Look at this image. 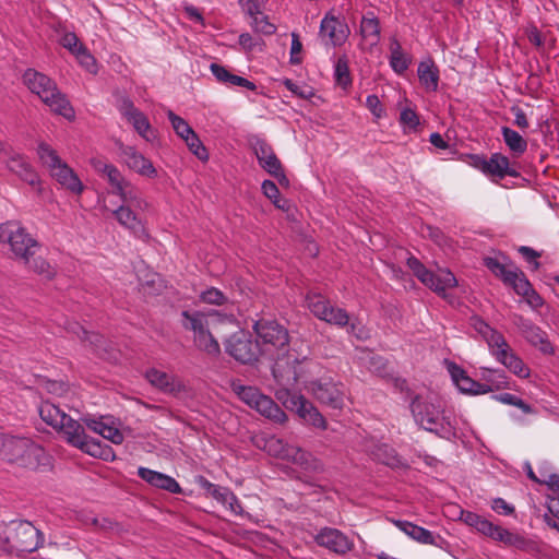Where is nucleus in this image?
<instances>
[{
    "label": "nucleus",
    "instance_id": "45",
    "mask_svg": "<svg viewBox=\"0 0 559 559\" xmlns=\"http://www.w3.org/2000/svg\"><path fill=\"white\" fill-rule=\"evenodd\" d=\"M452 378L462 392L472 394L476 381L466 376L462 369L455 367L452 371Z\"/></svg>",
    "mask_w": 559,
    "mask_h": 559
},
{
    "label": "nucleus",
    "instance_id": "56",
    "mask_svg": "<svg viewBox=\"0 0 559 559\" xmlns=\"http://www.w3.org/2000/svg\"><path fill=\"white\" fill-rule=\"evenodd\" d=\"M239 2L243 12L250 17L260 14L262 12L261 9L264 5V0H240Z\"/></svg>",
    "mask_w": 559,
    "mask_h": 559
},
{
    "label": "nucleus",
    "instance_id": "18",
    "mask_svg": "<svg viewBox=\"0 0 559 559\" xmlns=\"http://www.w3.org/2000/svg\"><path fill=\"white\" fill-rule=\"evenodd\" d=\"M319 35L325 46L337 47L346 41L349 28L343 20L335 15L326 14L321 20Z\"/></svg>",
    "mask_w": 559,
    "mask_h": 559
},
{
    "label": "nucleus",
    "instance_id": "44",
    "mask_svg": "<svg viewBox=\"0 0 559 559\" xmlns=\"http://www.w3.org/2000/svg\"><path fill=\"white\" fill-rule=\"evenodd\" d=\"M204 488L207 489L209 493L223 506L226 504L227 500H233L231 490L227 487H222L215 484L204 480Z\"/></svg>",
    "mask_w": 559,
    "mask_h": 559
},
{
    "label": "nucleus",
    "instance_id": "43",
    "mask_svg": "<svg viewBox=\"0 0 559 559\" xmlns=\"http://www.w3.org/2000/svg\"><path fill=\"white\" fill-rule=\"evenodd\" d=\"M187 146L199 159L206 160L209 157L207 151L200 141L198 134L195 132L190 133L187 138L183 139Z\"/></svg>",
    "mask_w": 559,
    "mask_h": 559
},
{
    "label": "nucleus",
    "instance_id": "14",
    "mask_svg": "<svg viewBox=\"0 0 559 559\" xmlns=\"http://www.w3.org/2000/svg\"><path fill=\"white\" fill-rule=\"evenodd\" d=\"M91 165L94 170L110 185L112 194L118 195L120 199L127 198L129 201L134 200L132 192L138 191L139 188L127 180L114 164L95 157L91 159Z\"/></svg>",
    "mask_w": 559,
    "mask_h": 559
},
{
    "label": "nucleus",
    "instance_id": "16",
    "mask_svg": "<svg viewBox=\"0 0 559 559\" xmlns=\"http://www.w3.org/2000/svg\"><path fill=\"white\" fill-rule=\"evenodd\" d=\"M307 306L309 310L320 320L337 326H346L349 322V316L346 310L334 307L325 297L320 294H309L307 296Z\"/></svg>",
    "mask_w": 559,
    "mask_h": 559
},
{
    "label": "nucleus",
    "instance_id": "36",
    "mask_svg": "<svg viewBox=\"0 0 559 559\" xmlns=\"http://www.w3.org/2000/svg\"><path fill=\"white\" fill-rule=\"evenodd\" d=\"M391 57L390 64L396 73H403L409 66V60L403 52L399 41H393L390 46Z\"/></svg>",
    "mask_w": 559,
    "mask_h": 559
},
{
    "label": "nucleus",
    "instance_id": "3",
    "mask_svg": "<svg viewBox=\"0 0 559 559\" xmlns=\"http://www.w3.org/2000/svg\"><path fill=\"white\" fill-rule=\"evenodd\" d=\"M182 326L193 332L194 345L209 355L215 356L221 352L217 336L226 332V328L235 325L234 316L222 314L218 311H183Z\"/></svg>",
    "mask_w": 559,
    "mask_h": 559
},
{
    "label": "nucleus",
    "instance_id": "22",
    "mask_svg": "<svg viewBox=\"0 0 559 559\" xmlns=\"http://www.w3.org/2000/svg\"><path fill=\"white\" fill-rule=\"evenodd\" d=\"M119 155L122 162L133 171L148 178H154L157 175L152 162L144 157L135 147L124 145L121 142L117 143Z\"/></svg>",
    "mask_w": 559,
    "mask_h": 559
},
{
    "label": "nucleus",
    "instance_id": "46",
    "mask_svg": "<svg viewBox=\"0 0 559 559\" xmlns=\"http://www.w3.org/2000/svg\"><path fill=\"white\" fill-rule=\"evenodd\" d=\"M498 378L499 382H497L495 385H490L487 381L484 383L476 382L472 394H486L492 391L507 389L509 385L508 378L504 374H499Z\"/></svg>",
    "mask_w": 559,
    "mask_h": 559
},
{
    "label": "nucleus",
    "instance_id": "5",
    "mask_svg": "<svg viewBox=\"0 0 559 559\" xmlns=\"http://www.w3.org/2000/svg\"><path fill=\"white\" fill-rule=\"evenodd\" d=\"M43 543L44 535L28 521H11L0 525V544L8 552H32Z\"/></svg>",
    "mask_w": 559,
    "mask_h": 559
},
{
    "label": "nucleus",
    "instance_id": "10",
    "mask_svg": "<svg viewBox=\"0 0 559 559\" xmlns=\"http://www.w3.org/2000/svg\"><path fill=\"white\" fill-rule=\"evenodd\" d=\"M233 390L243 403L273 423L284 424L287 420V416L281 407L270 396L262 394L259 389L234 384Z\"/></svg>",
    "mask_w": 559,
    "mask_h": 559
},
{
    "label": "nucleus",
    "instance_id": "34",
    "mask_svg": "<svg viewBox=\"0 0 559 559\" xmlns=\"http://www.w3.org/2000/svg\"><path fill=\"white\" fill-rule=\"evenodd\" d=\"M501 133L504 143L515 155H522L526 152L527 142L519 132L509 127H502Z\"/></svg>",
    "mask_w": 559,
    "mask_h": 559
},
{
    "label": "nucleus",
    "instance_id": "64",
    "mask_svg": "<svg viewBox=\"0 0 559 559\" xmlns=\"http://www.w3.org/2000/svg\"><path fill=\"white\" fill-rule=\"evenodd\" d=\"M284 86L292 93H294L302 98H308L311 96V92L306 91L305 88H302L301 86H299L297 83H295L294 81H292L289 79H286L284 81Z\"/></svg>",
    "mask_w": 559,
    "mask_h": 559
},
{
    "label": "nucleus",
    "instance_id": "51",
    "mask_svg": "<svg viewBox=\"0 0 559 559\" xmlns=\"http://www.w3.org/2000/svg\"><path fill=\"white\" fill-rule=\"evenodd\" d=\"M550 480V486L552 488L557 487V489L554 491V495L549 497L548 511L552 516L559 520V478L551 476Z\"/></svg>",
    "mask_w": 559,
    "mask_h": 559
},
{
    "label": "nucleus",
    "instance_id": "7",
    "mask_svg": "<svg viewBox=\"0 0 559 559\" xmlns=\"http://www.w3.org/2000/svg\"><path fill=\"white\" fill-rule=\"evenodd\" d=\"M411 412L415 423L429 432L445 437L453 430L441 406L430 396L416 395L411 402Z\"/></svg>",
    "mask_w": 559,
    "mask_h": 559
},
{
    "label": "nucleus",
    "instance_id": "37",
    "mask_svg": "<svg viewBox=\"0 0 559 559\" xmlns=\"http://www.w3.org/2000/svg\"><path fill=\"white\" fill-rule=\"evenodd\" d=\"M25 265L36 274L43 276L46 280H51L56 275L55 267L41 257H31L29 262H24Z\"/></svg>",
    "mask_w": 559,
    "mask_h": 559
},
{
    "label": "nucleus",
    "instance_id": "23",
    "mask_svg": "<svg viewBox=\"0 0 559 559\" xmlns=\"http://www.w3.org/2000/svg\"><path fill=\"white\" fill-rule=\"evenodd\" d=\"M492 356L501 362L506 368H508L512 373L520 378H528L530 377V368L523 362V360L511 349L510 345L507 343L506 338L502 340V343L496 346L492 350H490Z\"/></svg>",
    "mask_w": 559,
    "mask_h": 559
},
{
    "label": "nucleus",
    "instance_id": "27",
    "mask_svg": "<svg viewBox=\"0 0 559 559\" xmlns=\"http://www.w3.org/2000/svg\"><path fill=\"white\" fill-rule=\"evenodd\" d=\"M481 170L499 179H503L506 176H518V173L510 168L509 158L500 153L491 154L489 159H484Z\"/></svg>",
    "mask_w": 559,
    "mask_h": 559
},
{
    "label": "nucleus",
    "instance_id": "39",
    "mask_svg": "<svg viewBox=\"0 0 559 559\" xmlns=\"http://www.w3.org/2000/svg\"><path fill=\"white\" fill-rule=\"evenodd\" d=\"M360 32L366 39H370L372 44H376L380 36L378 19L372 14L364 16L360 23Z\"/></svg>",
    "mask_w": 559,
    "mask_h": 559
},
{
    "label": "nucleus",
    "instance_id": "29",
    "mask_svg": "<svg viewBox=\"0 0 559 559\" xmlns=\"http://www.w3.org/2000/svg\"><path fill=\"white\" fill-rule=\"evenodd\" d=\"M394 524L412 539L424 545H436V538L430 531L408 521L397 520L394 521Z\"/></svg>",
    "mask_w": 559,
    "mask_h": 559
},
{
    "label": "nucleus",
    "instance_id": "15",
    "mask_svg": "<svg viewBox=\"0 0 559 559\" xmlns=\"http://www.w3.org/2000/svg\"><path fill=\"white\" fill-rule=\"evenodd\" d=\"M484 264L495 276L501 278L506 285L511 286L522 297L533 288L526 275L514 265L509 266L491 257L485 258Z\"/></svg>",
    "mask_w": 559,
    "mask_h": 559
},
{
    "label": "nucleus",
    "instance_id": "24",
    "mask_svg": "<svg viewBox=\"0 0 559 559\" xmlns=\"http://www.w3.org/2000/svg\"><path fill=\"white\" fill-rule=\"evenodd\" d=\"M514 324L520 333L534 346H538L544 353L551 350V345L548 342L547 334L531 320L522 316H514Z\"/></svg>",
    "mask_w": 559,
    "mask_h": 559
},
{
    "label": "nucleus",
    "instance_id": "13",
    "mask_svg": "<svg viewBox=\"0 0 559 559\" xmlns=\"http://www.w3.org/2000/svg\"><path fill=\"white\" fill-rule=\"evenodd\" d=\"M306 389L321 404L341 409L345 401V388L342 382L334 381L331 377H322L310 381Z\"/></svg>",
    "mask_w": 559,
    "mask_h": 559
},
{
    "label": "nucleus",
    "instance_id": "19",
    "mask_svg": "<svg viewBox=\"0 0 559 559\" xmlns=\"http://www.w3.org/2000/svg\"><path fill=\"white\" fill-rule=\"evenodd\" d=\"M118 108L121 116L133 126L140 136L146 141H151L154 138V131L147 117L134 106L130 98H121Z\"/></svg>",
    "mask_w": 559,
    "mask_h": 559
},
{
    "label": "nucleus",
    "instance_id": "6",
    "mask_svg": "<svg viewBox=\"0 0 559 559\" xmlns=\"http://www.w3.org/2000/svg\"><path fill=\"white\" fill-rule=\"evenodd\" d=\"M0 455L19 466L35 469L45 456V450L27 438L0 433Z\"/></svg>",
    "mask_w": 559,
    "mask_h": 559
},
{
    "label": "nucleus",
    "instance_id": "30",
    "mask_svg": "<svg viewBox=\"0 0 559 559\" xmlns=\"http://www.w3.org/2000/svg\"><path fill=\"white\" fill-rule=\"evenodd\" d=\"M471 325L486 341L490 350L496 348L499 343H502V340L504 338L501 333L492 329L479 317H472Z\"/></svg>",
    "mask_w": 559,
    "mask_h": 559
},
{
    "label": "nucleus",
    "instance_id": "32",
    "mask_svg": "<svg viewBox=\"0 0 559 559\" xmlns=\"http://www.w3.org/2000/svg\"><path fill=\"white\" fill-rule=\"evenodd\" d=\"M275 380L281 385V388L275 391V397L287 409L297 412L299 409L300 405H302V402L306 400V397L301 394L293 393L288 389V386L294 385L296 382H294L292 384H286V383L281 382L278 379H275Z\"/></svg>",
    "mask_w": 559,
    "mask_h": 559
},
{
    "label": "nucleus",
    "instance_id": "8",
    "mask_svg": "<svg viewBox=\"0 0 559 559\" xmlns=\"http://www.w3.org/2000/svg\"><path fill=\"white\" fill-rule=\"evenodd\" d=\"M0 242L9 245L14 257L24 262H29V258L39 249L38 241L16 221L0 225Z\"/></svg>",
    "mask_w": 559,
    "mask_h": 559
},
{
    "label": "nucleus",
    "instance_id": "2",
    "mask_svg": "<svg viewBox=\"0 0 559 559\" xmlns=\"http://www.w3.org/2000/svg\"><path fill=\"white\" fill-rule=\"evenodd\" d=\"M39 415L46 424L60 432L70 445L103 460H108L112 455L110 447L88 438L84 426L66 414L59 406L50 402H43L39 407Z\"/></svg>",
    "mask_w": 559,
    "mask_h": 559
},
{
    "label": "nucleus",
    "instance_id": "52",
    "mask_svg": "<svg viewBox=\"0 0 559 559\" xmlns=\"http://www.w3.org/2000/svg\"><path fill=\"white\" fill-rule=\"evenodd\" d=\"M60 44L72 55H75L79 49L84 46L82 43H80L78 36L74 33H66L61 37Z\"/></svg>",
    "mask_w": 559,
    "mask_h": 559
},
{
    "label": "nucleus",
    "instance_id": "4",
    "mask_svg": "<svg viewBox=\"0 0 559 559\" xmlns=\"http://www.w3.org/2000/svg\"><path fill=\"white\" fill-rule=\"evenodd\" d=\"M23 81L28 90L36 94L52 112L69 120L74 118V110L69 100L46 74L34 69H27L23 75Z\"/></svg>",
    "mask_w": 559,
    "mask_h": 559
},
{
    "label": "nucleus",
    "instance_id": "33",
    "mask_svg": "<svg viewBox=\"0 0 559 559\" xmlns=\"http://www.w3.org/2000/svg\"><path fill=\"white\" fill-rule=\"evenodd\" d=\"M418 78L427 91L435 92L439 83V70L432 61H424L418 66Z\"/></svg>",
    "mask_w": 559,
    "mask_h": 559
},
{
    "label": "nucleus",
    "instance_id": "58",
    "mask_svg": "<svg viewBox=\"0 0 559 559\" xmlns=\"http://www.w3.org/2000/svg\"><path fill=\"white\" fill-rule=\"evenodd\" d=\"M83 423L90 430H92L93 432H95L99 436L104 435L103 430H105L108 425L102 418L97 419V418H93V417L83 418Z\"/></svg>",
    "mask_w": 559,
    "mask_h": 559
},
{
    "label": "nucleus",
    "instance_id": "42",
    "mask_svg": "<svg viewBox=\"0 0 559 559\" xmlns=\"http://www.w3.org/2000/svg\"><path fill=\"white\" fill-rule=\"evenodd\" d=\"M167 116L176 134L182 140L190 135V133L194 132L189 123L183 118L177 116L174 111L168 110Z\"/></svg>",
    "mask_w": 559,
    "mask_h": 559
},
{
    "label": "nucleus",
    "instance_id": "21",
    "mask_svg": "<svg viewBox=\"0 0 559 559\" xmlns=\"http://www.w3.org/2000/svg\"><path fill=\"white\" fill-rule=\"evenodd\" d=\"M145 379L155 389L168 395L178 396L186 391V385L179 377L156 368L148 369Z\"/></svg>",
    "mask_w": 559,
    "mask_h": 559
},
{
    "label": "nucleus",
    "instance_id": "17",
    "mask_svg": "<svg viewBox=\"0 0 559 559\" xmlns=\"http://www.w3.org/2000/svg\"><path fill=\"white\" fill-rule=\"evenodd\" d=\"M226 352L236 360L242 364H250L257 360L258 343L252 342L250 336L243 331L233 333L225 344Z\"/></svg>",
    "mask_w": 559,
    "mask_h": 559
},
{
    "label": "nucleus",
    "instance_id": "41",
    "mask_svg": "<svg viewBox=\"0 0 559 559\" xmlns=\"http://www.w3.org/2000/svg\"><path fill=\"white\" fill-rule=\"evenodd\" d=\"M250 25L255 32L263 35H272L276 32V26L262 12L251 16Z\"/></svg>",
    "mask_w": 559,
    "mask_h": 559
},
{
    "label": "nucleus",
    "instance_id": "48",
    "mask_svg": "<svg viewBox=\"0 0 559 559\" xmlns=\"http://www.w3.org/2000/svg\"><path fill=\"white\" fill-rule=\"evenodd\" d=\"M79 63L90 73L97 72V64L95 58L90 53L85 46L81 47L74 55Z\"/></svg>",
    "mask_w": 559,
    "mask_h": 559
},
{
    "label": "nucleus",
    "instance_id": "49",
    "mask_svg": "<svg viewBox=\"0 0 559 559\" xmlns=\"http://www.w3.org/2000/svg\"><path fill=\"white\" fill-rule=\"evenodd\" d=\"M400 123L409 131L416 130L419 124V117L412 108H404L400 114Z\"/></svg>",
    "mask_w": 559,
    "mask_h": 559
},
{
    "label": "nucleus",
    "instance_id": "57",
    "mask_svg": "<svg viewBox=\"0 0 559 559\" xmlns=\"http://www.w3.org/2000/svg\"><path fill=\"white\" fill-rule=\"evenodd\" d=\"M210 69H211L212 74L215 76V79L218 82L224 83V84L229 83L233 73L229 72V70L227 68H225L221 64H217V63H212Z\"/></svg>",
    "mask_w": 559,
    "mask_h": 559
},
{
    "label": "nucleus",
    "instance_id": "50",
    "mask_svg": "<svg viewBox=\"0 0 559 559\" xmlns=\"http://www.w3.org/2000/svg\"><path fill=\"white\" fill-rule=\"evenodd\" d=\"M491 539L500 542L508 546H512L520 540V537L516 534H513L508 530L503 528L502 526L497 525L491 536Z\"/></svg>",
    "mask_w": 559,
    "mask_h": 559
},
{
    "label": "nucleus",
    "instance_id": "28",
    "mask_svg": "<svg viewBox=\"0 0 559 559\" xmlns=\"http://www.w3.org/2000/svg\"><path fill=\"white\" fill-rule=\"evenodd\" d=\"M260 166L269 174L278 170L282 166L272 146L263 140H258L253 146Z\"/></svg>",
    "mask_w": 559,
    "mask_h": 559
},
{
    "label": "nucleus",
    "instance_id": "40",
    "mask_svg": "<svg viewBox=\"0 0 559 559\" xmlns=\"http://www.w3.org/2000/svg\"><path fill=\"white\" fill-rule=\"evenodd\" d=\"M261 188L263 194L270 199L277 209L285 210L287 201L280 198V190L272 180H264Z\"/></svg>",
    "mask_w": 559,
    "mask_h": 559
},
{
    "label": "nucleus",
    "instance_id": "26",
    "mask_svg": "<svg viewBox=\"0 0 559 559\" xmlns=\"http://www.w3.org/2000/svg\"><path fill=\"white\" fill-rule=\"evenodd\" d=\"M138 476L158 489H164L171 493H180L182 491L179 483L174 477L160 472L141 466L138 468Z\"/></svg>",
    "mask_w": 559,
    "mask_h": 559
},
{
    "label": "nucleus",
    "instance_id": "38",
    "mask_svg": "<svg viewBox=\"0 0 559 559\" xmlns=\"http://www.w3.org/2000/svg\"><path fill=\"white\" fill-rule=\"evenodd\" d=\"M335 82L343 88L352 85V76L349 72L348 60L345 56L340 57L334 66Z\"/></svg>",
    "mask_w": 559,
    "mask_h": 559
},
{
    "label": "nucleus",
    "instance_id": "31",
    "mask_svg": "<svg viewBox=\"0 0 559 559\" xmlns=\"http://www.w3.org/2000/svg\"><path fill=\"white\" fill-rule=\"evenodd\" d=\"M296 413L301 419H304L307 424L313 426L314 428L321 430H325L328 428V423L323 415L307 399L302 402V405H300L299 409Z\"/></svg>",
    "mask_w": 559,
    "mask_h": 559
},
{
    "label": "nucleus",
    "instance_id": "53",
    "mask_svg": "<svg viewBox=\"0 0 559 559\" xmlns=\"http://www.w3.org/2000/svg\"><path fill=\"white\" fill-rule=\"evenodd\" d=\"M200 298L202 301L213 305H222L225 301L224 294L215 287H211L203 292Z\"/></svg>",
    "mask_w": 559,
    "mask_h": 559
},
{
    "label": "nucleus",
    "instance_id": "63",
    "mask_svg": "<svg viewBox=\"0 0 559 559\" xmlns=\"http://www.w3.org/2000/svg\"><path fill=\"white\" fill-rule=\"evenodd\" d=\"M523 298L525 299L526 304L532 309H535V310L540 308L543 306V304H544L543 298L535 292L534 288H531L527 292V295H524Z\"/></svg>",
    "mask_w": 559,
    "mask_h": 559
},
{
    "label": "nucleus",
    "instance_id": "47",
    "mask_svg": "<svg viewBox=\"0 0 559 559\" xmlns=\"http://www.w3.org/2000/svg\"><path fill=\"white\" fill-rule=\"evenodd\" d=\"M495 399L503 404L515 406L525 414L533 413V408L531 407V405L525 403L522 399L518 397L516 395L503 393L495 396Z\"/></svg>",
    "mask_w": 559,
    "mask_h": 559
},
{
    "label": "nucleus",
    "instance_id": "54",
    "mask_svg": "<svg viewBox=\"0 0 559 559\" xmlns=\"http://www.w3.org/2000/svg\"><path fill=\"white\" fill-rule=\"evenodd\" d=\"M366 107L378 119L385 115V110L377 95H368L366 98Z\"/></svg>",
    "mask_w": 559,
    "mask_h": 559
},
{
    "label": "nucleus",
    "instance_id": "60",
    "mask_svg": "<svg viewBox=\"0 0 559 559\" xmlns=\"http://www.w3.org/2000/svg\"><path fill=\"white\" fill-rule=\"evenodd\" d=\"M460 519L466 525L474 527L476 530L478 527L483 516L478 515L477 513L471 512V511L461 510Z\"/></svg>",
    "mask_w": 559,
    "mask_h": 559
},
{
    "label": "nucleus",
    "instance_id": "1",
    "mask_svg": "<svg viewBox=\"0 0 559 559\" xmlns=\"http://www.w3.org/2000/svg\"><path fill=\"white\" fill-rule=\"evenodd\" d=\"M253 330L261 353L274 360V378L286 384L302 380L312 362L289 349L287 329L275 320L261 319L254 322Z\"/></svg>",
    "mask_w": 559,
    "mask_h": 559
},
{
    "label": "nucleus",
    "instance_id": "61",
    "mask_svg": "<svg viewBox=\"0 0 559 559\" xmlns=\"http://www.w3.org/2000/svg\"><path fill=\"white\" fill-rule=\"evenodd\" d=\"M104 435L103 438L111 441L115 444H120L123 442V435L121 431L110 425H107L106 429L103 430Z\"/></svg>",
    "mask_w": 559,
    "mask_h": 559
},
{
    "label": "nucleus",
    "instance_id": "25",
    "mask_svg": "<svg viewBox=\"0 0 559 559\" xmlns=\"http://www.w3.org/2000/svg\"><path fill=\"white\" fill-rule=\"evenodd\" d=\"M5 156L8 157L5 166L10 171L32 186L38 182L37 174L22 154L9 150V154H5Z\"/></svg>",
    "mask_w": 559,
    "mask_h": 559
},
{
    "label": "nucleus",
    "instance_id": "62",
    "mask_svg": "<svg viewBox=\"0 0 559 559\" xmlns=\"http://www.w3.org/2000/svg\"><path fill=\"white\" fill-rule=\"evenodd\" d=\"M491 508L499 514L509 515L513 513L514 508L511 507L504 499L496 498L492 500Z\"/></svg>",
    "mask_w": 559,
    "mask_h": 559
},
{
    "label": "nucleus",
    "instance_id": "59",
    "mask_svg": "<svg viewBox=\"0 0 559 559\" xmlns=\"http://www.w3.org/2000/svg\"><path fill=\"white\" fill-rule=\"evenodd\" d=\"M285 443L282 439L272 438L266 441V449L270 454L282 459V454L285 448Z\"/></svg>",
    "mask_w": 559,
    "mask_h": 559
},
{
    "label": "nucleus",
    "instance_id": "11",
    "mask_svg": "<svg viewBox=\"0 0 559 559\" xmlns=\"http://www.w3.org/2000/svg\"><path fill=\"white\" fill-rule=\"evenodd\" d=\"M406 264L413 274L428 288L447 298V290L456 286L457 281L449 270L435 273L428 270L416 257L409 255Z\"/></svg>",
    "mask_w": 559,
    "mask_h": 559
},
{
    "label": "nucleus",
    "instance_id": "9",
    "mask_svg": "<svg viewBox=\"0 0 559 559\" xmlns=\"http://www.w3.org/2000/svg\"><path fill=\"white\" fill-rule=\"evenodd\" d=\"M37 154L40 162L47 166L51 176L66 189L73 193L81 194L84 186L78 175L64 162L57 152L47 143L38 144Z\"/></svg>",
    "mask_w": 559,
    "mask_h": 559
},
{
    "label": "nucleus",
    "instance_id": "12",
    "mask_svg": "<svg viewBox=\"0 0 559 559\" xmlns=\"http://www.w3.org/2000/svg\"><path fill=\"white\" fill-rule=\"evenodd\" d=\"M132 197H134V200L131 201L127 198L120 199L121 204L112 211V215L121 226L129 229L133 235L145 238L147 234L136 211H144L147 207V202L143 199L140 190L132 192Z\"/></svg>",
    "mask_w": 559,
    "mask_h": 559
},
{
    "label": "nucleus",
    "instance_id": "55",
    "mask_svg": "<svg viewBox=\"0 0 559 559\" xmlns=\"http://www.w3.org/2000/svg\"><path fill=\"white\" fill-rule=\"evenodd\" d=\"M519 252L522 254V257L525 259V261L533 265L534 270H538L540 266V263L538 262V259L540 258V253L534 250L531 247L521 246L519 248Z\"/></svg>",
    "mask_w": 559,
    "mask_h": 559
},
{
    "label": "nucleus",
    "instance_id": "35",
    "mask_svg": "<svg viewBox=\"0 0 559 559\" xmlns=\"http://www.w3.org/2000/svg\"><path fill=\"white\" fill-rule=\"evenodd\" d=\"M290 462L298 465L306 472H319L322 469L320 461L317 460L311 453L301 449L300 447L298 448L296 454L294 455Z\"/></svg>",
    "mask_w": 559,
    "mask_h": 559
},
{
    "label": "nucleus",
    "instance_id": "20",
    "mask_svg": "<svg viewBox=\"0 0 559 559\" xmlns=\"http://www.w3.org/2000/svg\"><path fill=\"white\" fill-rule=\"evenodd\" d=\"M314 542L332 552L345 555L354 548V542L337 528L323 527L314 536Z\"/></svg>",
    "mask_w": 559,
    "mask_h": 559
}]
</instances>
